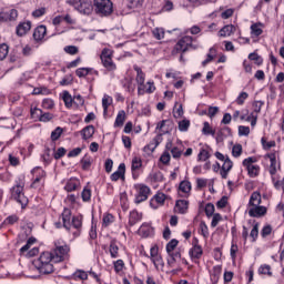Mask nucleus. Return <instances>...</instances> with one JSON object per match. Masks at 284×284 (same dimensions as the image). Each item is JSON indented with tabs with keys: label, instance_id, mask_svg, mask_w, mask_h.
Here are the masks:
<instances>
[{
	"label": "nucleus",
	"instance_id": "1",
	"mask_svg": "<svg viewBox=\"0 0 284 284\" xmlns=\"http://www.w3.org/2000/svg\"><path fill=\"white\" fill-rule=\"evenodd\" d=\"M193 43H194V38L190 36H184L176 42L171 54L173 57H176V54H185V52H187L190 48H192L193 50H196V45H194Z\"/></svg>",
	"mask_w": 284,
	"mask_h": 284
},
{
	"label": "nucleus",
	"instance_id": "2",
	"mask_svg": "<svg viewBox=\"0 0 284 284\" xmlns=\"http://www.w3.org/2000/svg\"><path fill=\"white\" fill-rule=\"evenodd\" d=\"M53 256V263H63L70 254V245L61 244V242L54 243V248L51 251Z\"/></svg>",
	"mask_w": 284,
	"mask_h": 284
},
{
	"label": "nucleus",
	"instance_id": "3",
	"mask_svg": "<svg viewBox=\"0 0 284 284\" xmlns=\"http://www.w3.org/2000/svg\"><path fill=\"white\" fill-rule=\"evenodd\" d=\"M258 161L256 156H250L243 160L242 165L247 171L250 179H256L258 174H261V166L258 164H254Z\"/></svg>",
	"mask_w": 284,
	"mask_h": 284
},
{
	"label": "nucleus",
	"instance_id": "4",
	"mask_svg": "<svg viewBox=\"0 0 284 284\" xmlns=\"http://www.w3.org/2000/svg\"><path fill=\"white\" fill-rule=\"evenodd\" d=\"M94 8L100 17H110L113 12V4L110 0H94Z\"/></svg>",
	"mask_w": 284,
	"mask_h": 284
},
{
	"label": "nucleus",
	"instance_id": "5",
	"mask_svg": "<svg viewBox=\"0 0 284 284\" xmlns=\"http://www.w3.org/2000/svg\"><path fill=\"white\" fill-rule=\"evenodd\" d=\"M11 199L13 201H17L22 207V210H26L28 206V196H26V193H23V185L17 184L11 189Z\"/></svg>",
	"mask_w": 284,
	"mask_h": 284
},
{
	"label": "nucleus",
	"instance_id": "6",
	"mask_svg": "<svg viewBox=\"0 0 284 284\" xmlns=\"http://www.w3.org/2000/svg\"><path fill=\"white\" fill-rule=\"evenodd\" d=\"M103 68L108 70V72H114L116 70V64L112 60V50L103 49L100 55Z\"/></svg>",
	"mask_w": 284,
	"mask_h": 284
},
{
	"label": "nucleus",
	"instance_id": "7",
	"mask_svg": "<svg viewBox=\"0 0 284 284\" xmlns=\"http://www.w3.org/2000/svg\"><path fill=\"white\" fill-rule=\"evenodd\" d=\"M136 195H135V203H143V201H148V197L152 194V190L150 186L145 184H138L135 185Z\"/></svg>",
	"mask_w": 284,
	"mask_h": 284
},
{
	"label": "nucleus",
	"instance_id": "8",
	"mask_svg": "<svg viewBox=\"0 0 284 284\" xmlns=\"http://www.w3.org/2000/svg\"><path fill=\"white\" fill-rule=\"evenodd\" d=\"M48 263H54L52 252H43L40 257L33 262V265L39 267L40 265H45Z\"/></svg>",
	"mask_w": 284,
	"mask_h": 284
},
{
	"label": "nucleus",
	"instance_id": "9",
	"mask_svg": "<svg viewBox=\"0 0 284 284\" xmlns=\"http://www.w3.org/2000/svg\"><path fill=\"white\" fill-rule=\"evenodd\" d=\"M267 214V207L265 206H252L248 210V215L252 216V219H261V216H265Z\"/></svg>",
	"mask_w": 284,
	"mask_h": 284
},
{
	"label": "nucleus",
	"instance_id": "10",
	"mask_svg": "<svg viewBox=\"0 0 284 284\" xmlns=\"http://www.w3.org/2000/svg\"><path fill=\"white\" fill-rule=\"evenodd\" d=\"M232 168H234V162H232L230 156H226V160L223 162L222 168L220 170L221 178L227 179V175L232 171Z\"/></svg>",
	"mask_w": 284,
	"mask_h": 284
},
{
	"label": "nucleus",
	"instance_id": "11",
	"mask_svg": "<svg viewBox=\"0 0 284 284\" xmlns=\"http://www.w3.org/2000/svg\"><path fill=\"white\" fill-rule=\"evenodd\" d=\"M227 136H232V129H230V126H224L217 131L215 141L216 143H223Z\"/></svg>",
	"mask_w": 284,
	"mask_h": 284
},
{
	"label": "nucleus",
	"instance_id": "12",
	"mask_svg": "<svg viewBox=\"0 0 284 284\" xmlns=\"http://www.w3.org/2000/svg\"><path fill=\"white\" fill-rule=\"evenodd\" d=\"M92 2L88 0H80V7H78V12L81 14H92Z\"/></svg>",
	"mask_w": 284,
	"mask_h": 284
},
{
	"label": "nucleus",
	"instance_id": "13",
	"mask_svg": "<svg viewBox=\"0 0 284 284\" xmlns=\"http://www.w3.org/2000/svg\"><path fill=\"white\" fill-rule=\"evenodd\" d=\"M265 159H270V166H268V172L271 176H275L277 170H276V152L267 153L265 155Z\"/></svg>",
	"mask_w": 284,
	"mask_h": 284
},
{
	"label": "nucleus",
	"instance_id": "14",
	"mask_svg": "<svg viewBox=\"0 0 284 284\" xmlns=\"http://www.w3.org/2000/svg\"><path fill=\"white\" fill-rule=\"evenodd\" d=\"M31 28H32V22H30V21L22 22V23L18 24V27L16 29V33L18 34V37H23L26 34H28V32H30Z\"/></svg>",
	"mask_w": 284,
	"mask_h": 284
},
{
	"label": "nucleus",
	"instance_id": "15",
	"mask_svg": "<svg viewBox=\"0 0 284 284\" xmlns=\"http://www.w3.org/2000/svg\"><path fill=\"white\" fill-rule=\"evenodd\" d=\"M47 32H48V29L45 28V26L41 24V26L37 27L33 31L34 41H37V42L43 41Z\"/></svg>",
	"mask_w": 284,
	"mask_h": 284
},
{
	"label": "nucleus",
	"instance_id": "16",
	"mask_svg": "<svg viewBox=\"0 0 284 284\" xmlns=\"http://www.w3.org/2000/svg\"><path fill=\"white\" fill-rule=\"evenodd\" d=\"M189 255L191 256L192 261H199L201 256H203V247L199 244H194L193 247L189 251Z\"/></svg>",
	"mask_w": 284,
	"mask_h": 284
},
{
	"label": "nucleus",
	"instance_id": "17",
	"mask_svg": "<svg viewBox=\"0 0 284 284\" xmlns=\"http://www.w3.org/2000/svg\"><path fill=\"white\" fill-rule=\"evenodd\" d=\"M221 272H223V267L221 265L213 266L210 272V278L213 284L219 283V278H221Z\"/></svg>",
	"mask_w": 284,
	"mask_h": 284
},
{
	"label": "nucleus",
	"instance_id": "18",
	"mask_svg": "<svg viewBox=\"0 0 284 284\" xmlns=\"http://www.w3.org/2000/svg\"><path fill=\"white\" fill-rule=\"evenodd\" d=\"M72 212L70 209H64L62 212V223L63 227L67 230H70L72 227V222L71 221Z\"/></svg>",
	"mask_w": 284,
	"mask_h": 284
},
{
	"label": "nucleus",
	"instance_id": "19",
	"mask_svg": "<svg viewBox=\"0 0 284 284\" xmlns=\"http://www.w3.org/2000/svg\"><path fill=\"white\" fill-rule=\"evenodd\" d=\"M165 193L155 194L150 201L151 207H153V210H156V207L159 206H156L154 203H158V205H163L165 203Z\"/></svg>",
	"mask_w": 284,
	"mask_h": 284
},
{
	"label": "nucleus",
	"instance_id": "20",
	"mask_svg": "<svg viewBox=\"0 0 284 284\" xmlns=\"http://www.w3.org/2000/svg\"><path fill=\"white\" fill-rule=\"evenodd\" d=\"M71 226L77 230V232H73V236H81V227H83V222L81 221V217L79 216H73Z\"/></svg>",
	"mask_w": 284,
	"mask_h": 284
},
{
	"label": "nucleus",
	"instance_id": "21",
	"mask_svg": "<svg viewBox=\"0 0 284 284\" xmlns=\"http://www.w3.org/2000/svg\"><path fill=\"white\" fill-rule=\"evenodd\" d=\"M119 179H125V163H121L118 171L111 174V181H119Z\"/></svg>",
	"mask_w": 284,
	"mask_h": 284
},
{
	"label": "nucleus",
	"instance_id": "22",
	"mask_svg": "<svg viewBox=\"0 0 284 284\" xmlns=\"http://www.w3.org/2000/svg\"><path fill=\"white\" fill-rule=\"evenodd\" d=\"M80 134L83 141H88V139H92V136H94V125L92 124L87 125L80 131Z\"/></svg>",
	"mask_w": 284,
	"mask_h": 284
},
{
	"label": "nucleus",
	"instance_id": "23",
	"mask_svg": "<svg viewBox=\"0 0 284 284\" xmlns=\"http://www.w3.org/2000/svg\"><path fill=\"white\" fill-rule=\"evenodd\" d=\"M143 219V214L139 213V211L133 210L130 212L129 215V225L132 227L133 225H136V223H139V221H141Z\"/></svg>",
	"mask_w": 284,
	"mask_h": 284
},
{
	"label": "nucleus",
	"instance_id": "24",
	"mask_svg": "<svg viewBox=\"0 0 284 284\" xmlns=\"http://www.w3.org/2000/svg\"><path fill=\"white\" fill-rule=\"evenodd\" d=\"M154 232V229L150 225V223H143L139 229V234L143 236L144 239H148L152 233Z\"/></svg>",
	"mask_w": 284,
	"mask_h": 284
},
{
	"label": "nucleus",
	"instance_id": "25",
	"mask_svg": "<svg viewBox=\"0 0 284 284\" xmlns=\"http://www.w3.org/2000/svg\"><path fill=\"white\" fill-rule=\"evenodd\" d=\"M234 32H236V27L233 26V24H226L224 26L220 32H219V36L220 37H230L232 34H234Z\"/></svg>",
	"mask_w": 284,
	"mask_h": 284
},
{
	"label": "nucleus",
	"instance_id": "26",
	"mask_svg": "<svg viewBox=\"0 0 284 284\" xmlns=\"http://www.w3.org/2000/svg\"><path fill=\"white\" fill-rule=\"evenodd\" d=\"M261 203H262L261 192H258V191L253 192L251 194V197H250V201H248V205L251 207H255V206L261 205Z\"/></svg>",
	"mask_w": 284,
	"mask_h": 284
},
{
	"label": "nucleus",
	"instance_id": "27",
	"mask_svg": "<svg viewBox=\"0 0 284 284\" xmlns=\"http://www.w3.org/2000/svg\"><path fill=\"white\" fill-rule=\"evenodd\" d=\"M189 205L190 202H187V200H178L175 203V210H178L180 214H185L187 212Z\"/></svg>",
	"mask_w": 284,
	"mask_h": 284
},
{
	"label": "nucleus",
	"instance_id": "28",
	"mask_svg": "<svg viewBox=\"0 0 284 284\" xmlns=\"http://www.w3.org/2000/svg\"><path fill=\"white\" fill-rule=\"evenodd\" d=\"M36 267L39 270L40 274H52V272H54V265H52V262H49L48 264H41L40 266Z\"/></svg>",
	"mask_w": 284,
	"mask_h": 284
},
{
	"label": "nucleus",
	"instance_id": "29",
	"mask_svg": "<svg viewBox=\"0 0 284 284\" xmlns=\"http://www.w3.org/2000/svg\"><path fill=\"white\" fill-rule=\"evenodd\" d=\"M109 252L111 258H119V245H116V240L110 242Z\"/></svg>",
	"mask_w": 284,
	"mask_h": 284
},
{
	"label": "nucleus",
	"instance_id": "30",
	"mask_svg": "<svg viewBox=\"0 0 284 284\" xmlns=\"http://www.w3.org/2000/svg\"><path fill=\"white\" fill-rule=\"evenodd\" d=\"M202 134H204V136H210V135L216 136V131L212 129V126L210 125V122H204Z\"/></svg>",
	"mask_w": 284,
	"mask_h": 284
},
{
	"label": "nucleus",
	"instance_id": "31",
	"mask_svg": "<svg viewBox=\"0 0 284 284\" xmlns=\"http://www.w3.org/2000/svg\"><path fill=\"white\" fill-rule=\"evenodd\" d=\"M123 123H125V111H119L115 122H114V128H121L123 126Z\"/></svg>",
	"mask_w": 284,
	"mask_h": 284
},
{
	"label": "nucleus",
	"instance_id": "32",
	"mask_svg": "<svg viewBox=\"0 0 284 284\" xmlns=\"http://www.w3.org/2000/svg\"><path fill=\"white\" fill-rule=\"evenodd\" d=\"M180 192H183V194H190L192 191V183L190 181H182L179 186Z\"/></svg>",
	"mask_w": 284,
	"mask_h": 284
},
{
	"label": "nucleus",
	"instance_id": "33",
	"mask_svg": "<svg viewBox=\"0 0 284 284\" xmlns=\"http://www.w3.org/2000/svg\"><path fill=\"white\" fill-rule=\"evenodd\" d=\"M261 144L263 150H272V148H276V141L272 140L270 142H267V138L263 136L261 139Z\"/></svg>",
	"mask_w": 284,
	"mask_h": 284
},
{
	"label": "nucleus",
	"instance_id": "34",
	"mask_svg": "<svg viewBox=\"0 0 284 284\" xmlns=\"http://www.w3.org/2000/svg\"><path fill=\"white\" fill-rule=\"evenodd\" d=\"M4 17L8 21H14L19 17V11L17 9H10L9 11H4Z\"/></svg>",
	"mask_w": 284,
	"mask_h": 284
},
{
	"label": "nucleus",
	"instance_id": "35",
	"mask_svg": "<svg viewBox=\"0 0 284 284\" xmlns=\"http://www.w3.org/2000/svg\"><path fill=\"white\" fill-rule=\"evenodd\" d=\"M77 187H79V180L71 179L67 182L64 190H67V192H74Z\"/></svg>",
	"mask_w": 284,
	"mask_h": 284
},
{
	"label": "nucleus",
	"instance_id": "36",
	"mask_svg": "<svg viewBox=\"0 0 284 284\" xmlns=\"http://www.w3.org/2000/svg\"><path fill=\"white\" fill-rule=\"evenodd\" d=\"M110 105H112V97L104 94L102 98V108L104 114H108V108H110Z\"/></svg>",
	"mask_w": 284,
	"mask_h": 284
},
{
	"label": "nucleus",
	"instance_id": "37",
	"mask_svg": "<svg viewBox=\"0 0 284 284\" xmlns=\"http://www.w3.org/2000/svg\"><path fill=\"white\" fill-rule=\"evenodd\" d=\"M122 87L126 90V92H129L130 94H132V92H134V87L132 85V79L131 78H124L122 80Z\"/></svg>",
	"mask_w": 284,
	"mask_h": 284
},
{
	"label": "nucleus",
	"instance_id": "38",
	"mask_svg": "<svg viewBox=\"0 0 284 284\" xmlns=\"http://www.w3.org/2000/svg\"><path fill=\"white\" fill-rule=\"evenodd\" d=\"M169 258H168V265L170 267H174L176 263V258H181V252H175V253H169Z\"/></svg>",
	"mask_w": 284,
	"mask_h": 284
},
{
	"label": "nucleus",
	"instance_id": "39",
	"mask_svg": "<svg viewBox=\"0 0 284 284\" xmlns=\"http://www.w3.org/2000/svg\"><path fill=\"white\" fill-rule=\"evenodd\" d=\"M151 181H153L154 183H162V181H164V176L163 173L161 171H156L155 173H152L150 175Z\"/></svg>",
	"mask_w": 284,
	"mask_h": 284
},
{
	"label": "nucleus",
	"instance_id": "40",
	"mask_svg": "<svg viewBox=\"0 0 284 284\" xmlns=\"http://www.w3.org/2000/svg\"><path fill=\"white\" fill-rule=\"evenodd\" d=\"M212 154H210V151L206 149H201L199 154H197V161H207Z\"/></svg>",
	"mask_w": 284,
	"mask_h": 284
},
{
	"label": "nucleus",
	"instance_id": "41",
	"mask_svg": "<svg viewBox=\"0 0 284 284\" xmlns=\"http://www.w3.org/2000/svg\"><path fill=\"white\" fill-rule=\"evenodd\" d=\"M248 59L250 61H254L256 65H263V58L256 52L250 53Z\"/></svg>",
	"mask_w": 284,
	"mask_h": 284
},
{
	"label": "nucleus",
	"instance_id": "42",
	"mask_svg": "<svg viewBox=\"0 0 284 284\" xmlns=\"http://www.w3.org/2000/svg\"><path fill=\"white\" fill-rule=\"evenodd\" d=\"M151 261L156 270H159V267H165V263L163 262V257L161 255L151 258Z\"/></svg>",
	"mask_w": 284,
	"mask_h": 284
},
{
	"label": "nucleus",
	"instance_id": "43",
	"mask_svg": "<svg viewBox=\"0 0 284 284\" xmlns=\"http://www.w3.org/2000/svg\"><path fill=\"white\" fill-rule=\"evenodd\" d=\"M258 274H266L267 276H272V266L270 264H264L258 267Z\"/></svg>",
	"mask_w": 284,
	"mask_h": 284
},
{
	"label": "nucleus",
	"instance_id": "44",
	"mask_svg": "<svg viewBox=\"0 0 284 284\" xmlns=\"http://www.w3.org/2000/svg\"><path fill=\"white\" fill-rule=\"evenodd\" d=\"M91 70L92 69H90V68H79L75 70V74L80 79H83V77H88L90 74Z\"/></svg>",
	"mask_w": 284,
	"mask_h": 284
},
{
	"label": "nucleus",
	"instance_id": "45",
	"mask_svg": "<svg viewBox=\"0 0 284 284\" xmlns=\"http://www.w3.org/2000/svg\"><path fill=\"white\" fill-rule=\"evenodd\" d=\"M232 154L235 159H239L243 154V145L241 144H235L232 148Z\"/></svg>",
	"mask_w": 284,
	"mask_h": 284
},
{
	"label": "nucleus",
	"instance_id": "46",
	"mask_svg": "<svg viewBox=\"0 0 284 284\" xmlns=\"http://www.w3.org/2000/svg\"><path fill=\"white\" fill-rule=\"evenodd\" d=\"M61 134H63V129L61 126H58L51 132V140L59 141V139H61Z\"/></svg>",
	"mask_w": 284,
	"mask_h": 284
},
{
	"label": "nucleus",
	"instance_id": "47",
	"mask_svg": "<svg viewBox=\"0 0 284 284\" xmlns=\"http://www.w3.org/2000/svg\"><path fill=\"white\" fill-rule=\"evenodd\" d=\"M171 159H172V155H170V151H164L160 156V161L161 163H163V165H170Z\"/></svg>",
	"mask_w": 284,
	"mask_h": 284
},
{
	"label": "nucleus",
	"instance_id": "48",
	"mask_svg": "<svg viewBox=\"0 0 284 284\" xmlns=\"http://www.w3.org/2000/svg\"><path fill=\"white\" fill-rule=\"evenodd\" d=\"M62 99L64 101L65 108H72V95L70 94V92L64 91Z\"/></svg>",
	"mask_w": 284,
	"mask_h": 284
},
{
	"label": "nucleus",
	"instance_id": "49",
	"mask_svg": "<svg viewBox=\"0 0 284 284\" xmlns=\"http://www.w3.org/2000/svg\"><path fill=\"white\" fill-rule=\"evenodd\" d=\"M103 227H108L109 225H111V223H114V215L113 214H104L103 215Z\"/></svg>",
	"mask_w": 284,
	"mask_h": 284
},
{
	"label": "nucleus",
	"instance_id": "50",
	"mask_svg": "<svg viewBox=\"0 0 284 284\" xmlns=\"http://www.w3.org/2000/svg\"><path fill=\"white\" fill-rule=\"evenodd\" d=\"M179 130L180 132H187L190 130V120L184 119L179 122Z\"/></svg>",
	"mask_w": 284,
	"mask_h": 284
},
{
	"label": "nucleus",
	"instance_id": "51",
	"mask_svg": "<svg viewBox=\"0 0 284 284\" xmlns=\"http://www.w3.org/2000/svg\"><path fill=\"white\" fill-rule=\"evenodd\" d=\"M9 50L10 48L8 47V44L6 43L0 44V61H3V59L8 57Z\"/></svg>",
	"mask_w": 284,
	"mask_h": 284
},
{
	"label": "nucleus",
	"instance_id": "52",
	"mask_svg": "<svg viewBox=\"0 0 284 284\" xmlns=\"http://www.w3.org/2000/svg\"><path fill=\"white\" fill-rule=\"evenodd\" d=\"M74 278H79L80 281H88V272L83 270H78L73 274Z\"/></svg>",
	"mask_w": 284,
	"mask_h": 284
},
{
	"label": "nucleus",
	"instance_id": "53",
	"mask_svg": "<svg viewBox=\"0 0 284 284\" xmlns=\"http://www.w3.org/2000/svg\"><path fill=\"white\" fill-rule=\"evenodd\" d=\"M154 39H158V41H161L165 37V31L161 28H155L153 31Z\"/></svg>",
	"mask_w": 284,
	"mask_h": 284
},
{
	"label": "nucleus",
	"instance_id": "54",
	"mask_svg": "<svg viewBox=\"0 0 284 284\" xmlns=\"http://www.w3.org/2000/svg\"><path fill=\"white\" fill-rule=\"evenodd\" d=\"M176 245H179V241L176 239L171 240L166 244V252H168V254H171V252H174V250L176 248Z\"/></svg>",
	"mask_w": 284,
	"mask_h": 284
},
{
	"label": "nucleus",
	"instance_id": "55",
	"mask_svg": "<svg viewBox=\"0 0 284 284\" xmlns=\"http://www.w3.org/2000/svg\"><path fill=\"white\" fill-rule=\"evenodd\" d=\"M250 236L252 239V243H256V239H258V223H255L251 233H250Z\"/></svg>",
	"mask_w": 284,
	"mask_h": 284
},
{
	"label": "nucleus",
	"instance_id": "56",
	"mask_svg": "<svg viewBox=\"0 0 284 284\" xmlns=\"http://www.w3.org/2000/svg\"><path fill=\"white\" fill-rule=\"evenodd\" d=\"M143 165V162L141 161V158H133L131 170L136 171L140 170V168Z\"/></svg>",
	"mask_w": 284,
	"mask_h": 284
},
{
	"label": "nucleus",
	"instance_id": "57",
	"mask_svg": "<svg viewBox=\"0 0 284 284\" xmlns=\"http://www.w3.org/2000/svg\"><path fill=\"white\" fill-rule=\"evenodd\" d=\"M68 151L65 150V148L61 146L57 150V152L53 154V158L55 159V161H59V159H63V156H65V153Z\"/></svg>",
	"mask_w": 284,
	"mask_h": 284
},
{
	"label": "nucleus",
	"instance_id": "58",
	"mask_svg": "<svg viewBox=\"0 0 284 284\" xmlns=\"http://www.w3.org/2000/svg\"><path fill=\"white\" fill-rule=\"evenodd\" d=\"M251 32L254 37H261V34H263V29H261V27H258V24H252Z\"/></svg>",
	"mask_w": 284,
	"mask_h": 284
},
{
	"label": "nucleus",
	"instance_id": "59",
	"mask_svg": "<svg viewBox=\"0 0 284 284\" xmlns=\"http://www.w3.org/2000/svg\"><path fill=\"white\" fill-rule=\"evenodd\" d=\"M42 112H43V110H41L39 108H33V109H31V118L37 119L39 121L41 119Z\"/></svg>",
	"mask_w": 284,
	"mask_h": 284
},
{
	"label": "nucleus",
	"instance_id": "60",
	"mask_svg": "<svg viewBox=\"0 0 284 284\" xmlns=\"http://www.w3.org/2000/svg\"><path fill=\"white\" fill-rule=\"evenodd\" d=\"M220 221H223V216L220 213L213 214V219H212V222H211V227H216V225H219Z\"/></svg>",
	"mask_w": 284,
	"mask_h": 284
},
{
	"label": "nucleus",
	"instance_id": "61",
	"mask_svg": "<svg viewBox=\"0 0 284 284\" xmlns=\"http://www.w3.org/2000/svg\"><path fill=\"white\" fill-rule=\"evenodd\" d=\"M272 234V225H265L261 231L262 239H267Z\"/></svg>",
	"mask_w": 284,
	"mask_h": 284
},
{
	"label": "nucleus",
	"instance_id": "62",
	"mask_svg": "<svg viewBox=\"0 0 284 284\" xmlns=\"http://www.w3.org/2000/svg\"><path fill=\"white\" fill-rule=\"evenodd\" d=\"M250 97V94H247V92H241L240 95L236 99V103L237 105H243V103H245V100Z\"/></svg>",
	"mask_w": 284,
	"mask_h": 284
},
{
	"label": "nucleus",
	"instance_id": "63",
	"mask_svg": "<svg viewBox=\"0 0 284 284\" xmlns=\"http://www.w3.org/2000/svg\"><path fill=\"white\" fill-rule=\"evenodd\" d=\"M171 154H172L173 159H181L183 151H181V149H179L178 146H173L171 149Z\"/></svg>",
	"mask_w": 284,
	"mask_h": 284
},
{
	"label": "nucleus",
	"instance_id": "64",
	"mask_svg": "<svg viewBox=\"0 0 284 284\" xmlns=\"http://www.w3.org/2000/svg\"><path fill=\"white\" fill-rule=\"evenodd\" d=\"M204 212H205L206 216H209V217H210V216H214V204L207 203V204L205 205Z\"/></svg>",
	"mask_w": 284,
	"mask_h": 284
}]
</instances>
